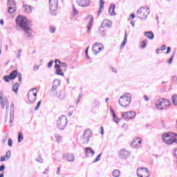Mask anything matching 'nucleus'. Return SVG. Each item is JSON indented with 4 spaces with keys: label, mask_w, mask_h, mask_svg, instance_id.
Listing matches in <instances>:
<instances>
[{
    "label": "nucleus",
    "mask_w": 177,
    "mask_h": 177,
    "mask_svg": "<svg viewBox=\"0 0 177 177\" xmlns=\"http://www.w3.org/2000/svg\"><path fill=\"white\" fill-rule=\"evenodd\" d=\"M16 23L24 31L26 38L31 39L32 38V29L30 28L31 21L25 17L19 16L17 17Z\"/></svg>",
    "instance_id": "obj_1"
},
{
    "label": "nucleus",
    "mask_w": 177,
    "mask_h": 177,
    "mask_svg": "<svg viewBox=\"0 0 177 177\" xmlns=\"http://www.w3.org/2000/svg\"><path fill=\"white\" fill-rule=\"evenodd\" d=\"M176 134L172 133H165L162 134V140L166 145H172V143H177V139L175 138Z\"/></svg>",
    "instance_id": "obj_2"
},
{
    "label": "nucleus",
    "mask_w": 177,
    "mask_h": 177,
    "mask_svg": "<svg viewBox=\"0 0 177 177\" xmlns=\"http://www.w3.org/2000/svg\"><path fill=\"white\" fill-rule=\"evenodd\" d=\"M171 106V102L167 99H160L156 101L155 107L157 110H167Z\"/></svg>",
    "instance_id": "obj_3"
},
{
    "label": "nucleus",
    "mask_w": 177,
    "mask_h": 177,
    "mask_svg": "<svg viewBox=\"0 0 177 177\" xmlns=\"http://www.w3.org/2000/svg\"><path fill=\"white\" fill-rule=\"evenodd\" d=\"M132 100V96L129 93H125L124 95H122L119 100V104L122 107H127L131 104Z\"/></svg>",
    "instance_id": "obj_4"
},
{
    "label": "nucleus",
    "mask_w": 177,
    "mask_h": 177,
    "mask_svg": "<svg viewBox=\"0 0 177 177\" xmlns=\"http://www.w3.org/2000/svg\"><path fill=\"white\" fill-rule=\"evenodd\" d=\"M149 15H150L149 8L141 7L137 11V17L142 20H146Z\"/></svg>",
    "instance_id": "obj_5"
},
{
    "label": "nucleus",
    "mask_w": 177,
    "mask_h": 177,
    "mask_svg": "<svg viewBox=\"0 0 177 177\" xmlns=\"http://www.w3.org/2000/svg\"><path fill=\"white\" fill-rule=\"evenodd\" d=\"M56 127L61 131L66 129V127H67V117L66 115H61L57 121Z\"/></svg>",
    "instance_id": "obj_6"
},
{
    "label": "nucleus",
    "mask_w": 177,
    "mask_h": 177,
    "mask_svg": "<svg viewBox=\"0 0 177 177\" xmlns=\"http://www.w3.org/2000/svg\"><path fill=\"white\" fill-rule=\"evenodd\" d=\"M58 6L59 0H49L50 10L53 16H56Z\"/></svg>",
    "instance_id": "obj_7"
},
{
    "label": "nucleus",
    "mask_w": 177,
    "mask_h": 177,
    "mask_svg": "<svg viewBox=\"0 0 177 177\" xmlns=\"http://www.w3.org/2000/svg\"><path fill=\"white\" fill-rule=\"evenodd\" d=\"M91 138H92V131H91L90 129H86V131H84V134L81 137L82 143H84V145H88L89 143V139H91Z\"/></svg>",
    "instance_id": "obj_8"
},
{
    "label": "nucleus",
    "mask_w": 177,
    "mask_h": 177,
    "mask_svg": "<svg viewBox=\"0 0 177 177\" xmlns=\"http://www.w3.org/2000/svg\"><path fill=\"white\" fill-rule=\"evenodd\" d=\"M0 103L1 109L6 108V112L8 113V109H9V101L8 100V97H4L2 93H0Z\"/></svg>",
    "instance_id": "obj_9"
},
{
    "label": "nucleus",
    "mask_w": 177,
    "mask_h": 177,
    "mask_svg": "<svg viewBox=\"0 0 177 177\" xmlns=\"http://www.w3.org/2000/svg\"><path fill=\"white\" fill-rule=\"evenodd\" d=\"M37 88H32L28 93V99L30 103H34L37 100Z\"/></svg>",
    "instance_id": "obj_10"
},
{
    "label": "nucleus",
    "mask_w": 177,
    "mask_h": 177,
    "mask_svg": "<svg viewBox=\"0 0 177 177\" xmlns=\"http://www.w3.org/2000/svg\"><path fill=\"white\" fill-rule=\"evenodd\" d=\"M104 49V46L100 43H95L94 45L92 47L93 53V55H99L102 50Z\"/></svg>",
    "instance_id": "obj_11"
},
{
    "label": "nucleus",
    "mask_w": 177,
    "mask_h": 177,
    "mask_svg": "<svg viewBox=\"0 0 177 177\" xmlns=\"http://www.w3.org/2000/svg\"><path fill=\"white\" fill-rule=\"evenodd\" d=\"M137 176L138 177H149V169L146 167H141L137 170Z\"/></svg>",
    "instance_id": "obj_12"
},
{
    "label": "nucleus",
    "mask_w": 177,
    "mask_h": 177,
    "mask_svg": "<svg viewBox=\"0 0 177 177\" xmlns=\"http://www.w3.org/2000/svg\"><path fill=\"white\" fill-rule=\"evenodd\" d=\"M136 116V113L133 111L123 112L122 113V117L124 118V120H133Z\"/></svg>",
    "instance_id": "obj_13"
},
{
    "label": "nucleus",
    "mask_w": 177,
    "mask_h": 177,
    "mask_svg": "<svg viewBox=\"0 0 177 177\" xmlns=\"http://www.w3.org/2000/svg\"><path fill=\"white\" fill-rule=\"evenodd\" d=\"M118 156L120 158H122V160H125L128 158V157H131V152L126 149H122L119 151Z\"/></svg>",
    "instance_id": "obj_14"
},
{
    "label": "nucleus",
    "mask_w": 177,
    "mask_h": 177,
    "mask_svg": "<svg viewBox=\"0 0 177 177\" xmlns=\"http://www.w3.org/2000/svg\"><path fill=\"white\" fill-rule=\"evenodd\" d=\"M141 143H142V138H136L132 141L131 146L134 149H138V147H140V144Z\"/></svg>",
    "instance_id": "obj_15"
},
{
    "label": "nucleus",
    "mask_w": 177,
    "mask_h": 177,
    "mask_svg": "<svg viewBox=\"0 0 177 177\" xmlns=\"http://www.w3.org/2000/svg\"><path fill=\"white\" fill-rule=\"evenodd\" d=\"M64 160H66V161H68L69 162H73L75 160V156H74V154L73 153H65L63 155Z\"/></svg>",
    "instance_id": "obj_16"
},
{
    "label": "nucleus",
    "mask_w": 177,
    "mask_h": 177,
    "mask_svg": "<svg viewBox=\"0 0 177 177\" xmlns=\"http://www.w3.org/2000/svg\"><path fill=\"white\" fill-rule=\"evenodd\" d=\"M77 3H78L79 6L85 8V7L89 6V5H91V0H77Z\"/></svg>",
    "instance_id": "obj_17"
},
{
    "label": "nucleus",
    "mask_w": 177,
    "mask_h": 177,
    "mask_svg": "<svg viewBox=\"0 0 177 177\" xmlns=\"http://www.w3.org/2000/svg\"><path fill=\"white\" fill-rule=\"evenodd\" d=\"M15 118V104H10V122L12 123Z\"/></svg>",
    "instance_id": "obj_18"
},
{
    "label": "nucleus",
    "mask_w": 177,
    "mask_h": 177,
    "mask_svg": "<svg viewBox=\"0 0 177 177\" xmlns=\"http://www.w3.org/2000/svg\"><path fill=\"white\" fill-rule=\"evenodd\" d=\"M85 151H86V156L87 157H89V156H95V151H93V149H92L91 147H86V149H85Z\"/></svg>",
    "instance_id": "obj_19"
},
{
    "label": "nucleus",
    "mask_w": 177,
    "mask_h": 177,
    "mask_svg": "<svg viewBox=\"0 0 177 177\" xmlns=\"http://www.w3.org/2000/svg\"><path fill=\"white\" fill-rule=\"evenodd\" d=\"M55 67H59V68L61 67H67V64L66 63H64L62 62L59 59H56L55 60Z\"/></svg>",
    "instance_id": "obj_20"
},
{
    "label": "nucleus",
    "mask_w": 177,
    "mask_h": 177,
    "mask_svg": "<svg viewBox=\"0 0 177 177\" xmlns=\"http://www.w3.org/2000/svg\"><path fill=\"white\" fill-rule=\"evenodd\" d=\"M104 9V1L100 0V9L97 12V15L100 16L102 14V12H103V10Z\"/></svg>",
    "instance_id": "obj_21"
},
{
    "label": "nucleus",
    "mask_w": 177,
    "mask_h": 177,
    "mask_svg": "<svg viewBox=\"0 0 177 177\" xmlns=\"http://www.w3.org/2000/svg\"><path fill=\"white\" fill-rule=\"evenodd\" d=\"M115 9V5L114 4H111L109 9V12L110 13L111 16H115V12L114 11Z\"/></svg>",
    "instance_id": "obj_22"
},
{
    "label": "nucleus",
    "mask_w": 177,
    "mask_h": 177,
    "mask_svg": "<svg viewBox=\"0 0 177 177\" xmlns=\"http://www.w3.org/2000/svg\"><path fill=\"white\" fill-rule=\"evenodd\" d=\"M93 26V17H92L87 25V32L91 34V30H92V26Z\"/></svg>",
    "instance_id": "obj_23"
},
{
    "label": "nucleus",
    "mask_w": 177,
    "mask_h": 177,
    "mask_svg": "<svg viewBox=\"0 0 177 177\" xmlns=\"http://www.w3.org/2000/svg\"><path fill=\"white\" fill-rule=\"evenodd\" d=\"M144 35L149 39H154V34H153V32L151 31L145 32Z\"/></svg>",
    "instance_id": "obj_24"
},
{
    "label": "nucleus",
    "mask_w": 177,
    "mask_h": 177,
    "mask_svg": "<svg viewBox=\"0 0 177 177\" xmlns=\"http://www.w3.org/2000/svg\"><path fill=\"white\" fill-rule=\"evenodd\" d=\"M127 42H128V32L126 31L124 32V40L120 46L121 49H122V48H124L125 44H127Z\"/></svg>",
    "instance_id": "obj_25"
},
{
    "label": "nucleus",
    "mask_w": 177,
    "mask_h": 177,
    "mask_svg": "<svg viewBox=\"0 0 177 177\" xmlns=\"http://www.w3.org/2000/svg\"><path fill=\"white\" fill-rule=\"evenodd\" d=\"M56 71H55V74L57 75H62V77H64V73H63V70H62V68H60L59 67H55Z\"/></svg>",
    "instance_id": "obj_26"
},
{
    "label": "nucleus",
    "mask_w": 177,
    "mask_h": 177,
    "mask_svg": "<svg viewBox=\"0 0 177 177\" xmlns=\"http://www.w3.org/2000/svg\"><path fill=\"white\" fill-rule=\"evenodd\" d=\"M111 26V21L109 19H105L102 22V27H110Z\"/></svg>",
    "instance_id": "obj_27"
},
{
    "label": "nucleus",
    "mask_w": 177,
    "mask_h": 177,
    "mask_svg": "<svg viewBox=\"0 0 177 177\" xmlns=\"http://www.w3.org/2000/svg\"><path fill=\"white\" fill-rule=\"evenodd\" d=\"M99 33L100 35H102V37L106 36V29L104 28V26H101L99 28Z\"/></svg>",
    "instance_id": "obj_28"
},
{
    "label": "nucleus",
    "mask_w": 177,
    "mask_h": 177,
    "mask_svg": "<svg viewBox=\"0 0 177 177\" xmlns=\"http://www.w3.org/2000/svg\"><path fill=\"white\" fill-rule=\"evenodd\" d=\"M20 86V84L19 83H15L12 86V92H15V93H17L19 91V87Z\"/></svg>",
    "instance_id": "obj_29"
},
{
    "label": "nucleus",
    "mask_w": 177,
    "mask_h": 177,
    "mask_svg": "<svg viewBox=\"0 0 177 177\" xmlns=\"http://www.w3.org/2000/svg\"><path fill=\"white\" fill-rule=\"evenodd\" d=\"M112 175L113 177H120L121 176V171L118 169H115L112 172Z\"/></svg>",
    "instance_id": "obj_30"
},
{
    "label": "nucleus",
    "mask_w": 177,
    "mask_h": 177,
    "mask_svg": "<svg viewBox=\"0 0 177 177\" xmlns=\"http://www.w3.org/2000/svg\"><path fill=\"white\" fill-rule=\"evenodd\" d=\"M23 8L26 13H31L32 12V8L30 6L24 5Z\"/></svg>",
    "instance_id": "obj_31"
},
{
    "label": "nucleus",
    "mask_w": 177,
    "mask_h": 177,
    "mask_svg": "<svg viewBox=\"0 0 177 177\" xmlns=\"http://www.w3.org/2000/svg\"><path fill=\"white\" fill-rule=\"evenodd\" d=\"M19 73H17V71H13L12 72H11L10 73V77H11V79L15 80V78H16L17 77Z\"/></svg>",
    "instance_id": "obj_32"
},
{
    "label": "nucleus",
    "mask_w": 177,
    "mask_h": 177,
    "mask_svg": "<svg viewBox=\"0 0 177 177\" xmlns=\"http://www.w3.org/2000/svg\"><path fill=\"white\" fill-rule=\"evenodd\" d=\"M61 84L60 80L56 79L54 80L53 83V86H55V88H57V86H59Z\"/></svg>",
    "instance_id": "obj_33"
},
{
    "label": "nucleus",
    "mask_w": 177,
    "mask_h": 177,
    "mask_svg": "<svg viewBox=\"0 0 177 177\" xmlns=\"http://www.w3.org/2000/svg\"><path fill=\"white\" fill-rule=\"evenodd\" d=\"M57 90V87L53 86L52 88L50 91V94L53 95H57V92L56 91Z\"/></svg>",
    "instance_id": "obj_34"
},
{
    "label": "nucleus",
    "mask_w": 177,
    "mask_h": 177,
    "mask_svg": "<svg viewBox=\"0 0 177 177\" xmlns=\"http://www.w3.org/2000/svg\"><path fill=\"white\" fill-rule=\"evenodd\" d=\"M146 46H147V40L145 39L141 42L140 48H141V49H145V48H146Z\"/></svg>",
    "instance_id": "obj_35"
},
{
    "label": "nucleus",
    "mask_w": 177,
    "mask_h": 177,
    "mask_svg": "<svg viewBox=\"0 0 177 177\" xmlns=\"http://www.w3.org/2000/svg\"><path fill=\"white\" fill-rule=\"evenodd\" d=\"M23 139H24L23 133L19 132L18 134V143L23 142Z\"/></svg>",
    "instance_id": "obj_36"
},
{
    "label": "nucleus",
    "mask_w": 177,
    "mask_h": 177,
    "mask_svg": "<svg viewBox=\"0 0 177 177\" xmlns=\"http://www.w3.org/2000/svg\"><path fill=\"white\" fill-rule=\"evenodd\" d=\"M15 12H16V8H15V6L8 7V12H10V15H12V13Z\"/></svg>",
    "instance_id": "obj_37"
},
{
    "label": "nucleus",
    "mask_w": 177,
    "mask_h": 177,
    "mask_svg": "<svg viewBox=\"0 0 177 177\" xmlns=\"http://www.w3.org/2000/svg\"><path fill=\"white\" fill-rule=\"evenodd\" d=\"M66 96L64 95V93H63V91H59L58 95H57V97L58 99H60V100H63L64 99Z\"/></svg>",
    "instance_id": "obj_38"
},
{
    "label": "nucleus",
    "mask_w": 177,
    "mask_h": 177,
    "mask_svg": "<svg viewBox=\"0 0 177 177\" xmlns=\"http://www.w3.org/2000/svg\"><path fill=\"white\" fill-rule=\"evenodd\" d=\"M8 6H16V1H15V0H8Z\"/></svg>",
    "instance_id": "obj_39"
},
{
    "label": "nucleus",
    "mask_w": 177,
    "mask_h": 177,
    "mask_svg": "<svg viewBox=\"0 0 177 177\" xmlns=\"http://www.w3.org/2000/svg\"><path fill=\"white\" fill-rule=\"evenodd\" d=\"M55 139L57 143H60L63 140V138L59 134H55Z\"/></svg>",
    "instance_id": "obj_40"
},
{
    "label": "nucleus",
    "mask_w": 177,
    "mask_h": 177,
    "mask_svg": "<svg viewBox=\"0 0 177 177\" xmlns=\"http://www.w3.org/2000/svg\"><path fill=\"white\" fill-rule=\"evenodd\" d=\"M113 118L114 122H115L116 124H118V122H120V119H119L118 116H117L116 114L113 113Z\"/></svg>",
    "instance_id": "obj_41"
},
{
    "label": "nucleus",
    "mask_w": 177,
    "mask_h": 177,
    "mask_svg": "<svg viewBox=\"0 0 177 177\" xmlns=\"http://www.w3.org/2000/svg\"><path fill=\"white\" fill-rule=\"evenodd\" d=\"M171 100H172L173 104L175 106H177V95H173Z\"/></svg>",
    "instance_id": "obj_42"
},
{
    "label": "nucleus",
    "mask_w": 177,
    "mask_h": 177,
    "mask_svg": "<svg viewBox=\"0 0 177 177\" xmlns=\"http://www.w3.org/2000/svg\"><path fill=\"white\" fill-rule=\"evenodd\" d=\"M3 80L4 81H6V82H9V81H10V80H12V79L10 75H6L3 77Z\"/></svg>",
    "instance_id": "obj_43"
},
{
    "label": "nucleus",
    "mask_w": 177,
    "mask_h": 177,
    "mask_svg": "<svg viewBox=\"0 0 177 177\" xmlns=\"http://www.w3.org/2000/svg\"><path fill=\"white\" fill-rule=\"evenodd\" d=\"M36 161L42 164V162H44V159L42 157H41V156H39L38 158H36Z\"/></svg>",
    "instance_id": "obj_44"
},
{
    "label": "nucleus",
    "mask_w": 177,
    "mask_h": 177,
    "mask_svg": "<svg viewBox=\"0 0 177 177\" xmlns=\"http://www.w3.org/2000/svg\"><path fill=\"white\" fill-rule=\"evenodd\" d=\"M10 156H12V153L10 152V151H8L5 156L6 158V160H9L10 158Z\"/></svg>",
    "instance_id": "obj_45"
},
{
    "label": "nucleus",
    "mask_w": 177,
    "mask_h": 177,
    "mask_svg": "<svg viewBox=\"0 0 177 177\" xmlns=\"http://www.w3.org/2000/svg\"><path fill=\"white\" fill-rule=\"evenodd\" d=\"M8 145L10 147H12L13 146V140H12V138L8 139Z\"/></svg>",
    "instance_id": "obj_46"
},
{
    "label": "nucleus",
    "mask_w": 177,
    "mask_h": 177,
    "mask_svg": "<svg viewBox=\"0 0 177 177\" xmlns=\"http://www.w3.org/2000/svg\"><path fill=\"white\" fill-rule=\"evenodd\" d=\"M56 31V28L55 26H50V32L53 34Z\"/></svg>",
    "instance_id": "obj_47"
},
{
    "label": "nucleus",
    "mask_w": 177,
    "mask_h": 177,
    "mask_svg": "<svg viewBox=\"0 0 177 177\" xmlns=\"http://www.w3.org/2000/svg\"><path fill=\"white\" fill-rule=\"evenodd\" d=\"M73 15L77 16V15H78V10L75 9V6H73Z\"/></svg>",
    "instance_id": "obj_48"
},
{
    "label": "nucleus",
    "mask_w": 177,
    "mask_h": 177,
    "mask_svg": "<svg viewBox=\"0 0 177 177\" xmlns=\"http://www.w3.org/2000/svg\"><path fill=\"white\" fill-rule=\"evenodd\" d=\"M100 157H102V153H100L97 158L94 160L93 162H97V161H100Z\"/></svg>",
    "instance_id": "obj_49"
},
{
    "label": "nucleus",
    "mask_w": 177,
    "mask_h": 177,
    "mask_svg": "<svg viewBox=\"0 0 177 177\" xmlns=\"http://www.w3.org/2000/svg\"><path fill=\"white\" fill-rule=\"evenodd\" d=\"M41 100L38 102L37 106L35 108V110L38 111L39 110V106H41Z\"/></svg>",
    "instance_id": "obj_50"
},
{
    "label": "nucleus",
    "mask_w": 177,
    "mask_h": 177,
    "mask_svg": "<svg viewBox=\"0 0 177 177\" xmlns=\"http://www.w3.org/2000/svg\"><path fill=\"white\" fill-rule=\"evenodd\" d=\"M53 66V61H50L48 64V68H51V67Z\"/></svg>",
    "instance_id": "obj_51"
},
{
    "label": "nucleus",
    "mask_w": 177,
    "mask_h": 177,
    "mask_svg": "<svg viewBox=\"0 0 177 177\" xmlns=\"http://www.w3.org/2000/svg\"><path fill=\"white\" fill-rule=\"evenodd\" d=\"M17 77H18V80L21 82V78L23 77V75H21V73H18L17 75Z\"/></svg>",
    "instance_id": "obj_52"
},
{
    "label": "nucleus",
    "mask_w": 177,
    "mask_h": 177,
    "mask_svg": "<svg viewBox=\"0 0 177 177\" xmlns=\"http://www.w3.org/2000/svg\"><path fill=\"white\" fill-rule=\"evenodd\" d=\"M82 93L79 94L78 98H77V104H78V103H80V101L81 100V98H82Z\"/></svg>",
    "instance_id": "obj_53"
},
{
    "label": "nucleus",
    "mask_w": 177,
    "mask_h": 177,
    "mask_svg": "<svg viewBox=\"0 0 177 177\" xmlns=\"http://www.w3.org/2000/svg\"><path fill=\"white\" fill-rule=\"evenodd\" d=\"M160 49V50H165V49H167V46L162 45Z\"/></svg>",
    "instance_id": "obj_54"
},
{
    "label": "nucleus",
    "mask_w": 177,
    "mask_h": 177,
    "mask_svg": "<svg viewBox=\"0 0 177 177\" xmlns=\"http://www.w3.org/2000/svg\"><path fill=\"white\" fill-rule=\"evenodd\" d=\"M6 160H8V159H6V158L5 156H1L0 158V161H1V162L6 161Z\"/></svg>",
    "instance_id": "obj_55"
},
{
    "label": "nucleus",
    "mask_w": 177,
    "mask_h": 177,
    "mask_svg": "<svg viewBox=\"0 0 177 177\" xmlns=\"http://www.w3.org/2000/svg\"><path fill=\"white\" fill-rule=\"evenodd\" d=\"M2 171H5V165L0 166V171L2 172Z\"/></svg>",
    "instance_id": "obj_56"
},
{
    "label": "nucleus",
    "mask_w": 177,
    "mask_h": 177,
    "mask_svg": "<svg viewBox=\"0 0 177 177\" xmlns=\"http://www.w3.org/2000/svg\"><path fill=\"white\" fill-rule=\"evenodd\" d=\"M34 71H37V70H39V66H35L33 67Z\"/></svg>",
    "instance_id": "obj_57"
},
{
    "label": "nucleus",
    "mask_w": 177,
    "mask_h": 177,
    "mask_svg": "<svg viewBox=\"0 0 177 177\" xmlns=\"http://www.w3.org/2000/svg\"><path fill=\"white\" fill-rule=\"evenodd\" d=\"M144 99L145 102H149V100H150V99L149 98V97H147V95H144Z\"/></svg>",
    "instance_id": "obj_58"
},
{
    "label": "nucleus",
    "mask_w": 177,
    "mask_h": 177,
    "mask_svg": "<svg viewBox=\"0 0 177 177\" xmlns=\"http://www.w3.org/2000/svg\"><path fill=\"white\" fill-rule=\"evenodd\" d=\"M100 129H101V135H104V129L103 128V127H101Z\"/></svg>",
    "instance_id": "obj_59"
},
{
    "label": "nucleus",
    "mask_w": 177,
    "mask_h": 177,
    "mask_svg": "<svg viewBox=\"0 0 177 177\" xmlns=\"http://www.w3.org/2000/svg\"><path fill=\"white\" fill-rule=\"evenodd\" d=\"M172 60H174V56H171V57L169 59L168 61L169 64H171V63H172Z\"/></svg>",
    "instance_id": "obj_60"
},
{
    "label": "nucleus",
    "mask_w": 177,
    "mask_h": 177,
    "mask_svg": "<svg viewBox=\"0 0 177 177\" xmlns=\"http://www.w3.org/2000/svg\"><path fill=\"white\" fill-rule=\"evenodd\" d=\"M171 52V47H167V50L166 51V55H168Z\"/></svg>",
    "instance_id": "obj_61"
},
{
    "label": "nucleus",
    "mask_w": 177,
    "mask_h": 177,
    "mask_svg": "<svg viewBox=\"0 0 177 177\" xmlns=\"http://www.w3.org/2000/svg\"><path fill=\"white\" fill-rule=\"evenodd\" d=\"M111 113H112L113 116H114V114H115V113L114 112V110L111 107Z\"/></svg>",
    "instance_id": "obj_62"
},
{
    "label": "nucleus",
    "mask_w": 177,
    "mask_h": 177,
    "mask_svg": "<svg viewBox=\"0 0 177 177\" xmlns=\"http://www.w3.org/2000/svg\"><path fill=\"white\" fill-rule=\"evenodd\" d=\"M130 19H135V15L134 14H131L130 15Z\"/></svg>",
    "instance_id": "obj_63"
},
{
    "label": "nucleus",
    "mask_w": 177,
    "mask_h": 177,
    "mask_svg": "<svg viewBox=\"0 0 177 177\" xmlns=\"http://www.w3.org/2000/svg\"><path fill=\"white\" fill-rule=\"evenodd\" d=\"M112 71H113V73H117V68H112Z\"/></svg>",
    "instance_id": "obj_64"
}]
</instances>
